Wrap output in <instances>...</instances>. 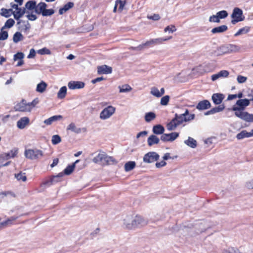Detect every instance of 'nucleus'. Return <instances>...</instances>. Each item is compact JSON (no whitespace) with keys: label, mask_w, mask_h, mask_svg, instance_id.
I'll return each instance as SVG.
<instances>
[{"label":"nucleus","mask_w":253,"mask_h":253,"mask_svg":"<svg viewBox=\"0 0 253 253\" xmlns=\"http://www.w3.org/2000/svg\"><path fill=\"white\" fill-rule=\"evenodd\" d=\"M25 6V8H27L28 10H34L37 7L36 1L35 0H29L26 3Z\"/></svg>","instance_id":"7c9ffc66"},{"label":"nucleus","mask_w":253,"mask_h":253,"mask_svg":"<svg viewBox=\"0 0 253 253\" xmlns=\"http://www.w3.org/2000/svg\"><path fill=\"white\" fill-rule=\"evenodd\" d=\"M211 104L208 100H204L198 103L196 106V108L199 110H203L210 108Z\"/></svg>","instance_id":"dca6fc26"},{"label":"nucleus","mask_w":253,"mask_h":253,"mask_svg":"<svg viewBox=\"0 0 253 253\" xmlns=\"http://www.w3.org/2000/svg\"><path fill=\"white\" fill-rule=\"evenodd\" d=\"M15 108L16 111L20 112H30L29 105L24 99L16 104Z\"/></svg>","instance_id":"9b49d317"},{"label":"nucleus","mask_w":253,"mask_h":253,"mask_svg":"<svg viewBox=\"0 0 253 253\" xmlns=\"http://www.w3.org/2000/svg\"><path fill=\"white\" fill-rule=\"evenodd\" d=\"M250 100L247 99L238 100L236 102L238 106H234L232 110L235 112L243 111L250 104Z\"/></svg>","instance_id":"6e6552de"},{"label":"nucleus","mask_w":253,"mask_h":253,"mask_svg":"<svg viewBox=\"0 0 253 253\" xmlns=\"http://www.w3.org/2000/svg\"><path fill=\"white\" fill-rule=\"evenodd\" d=\"M112 72V68L106 65H103L102 66H98L97 67V73L99 75L108 74L111 73Z\"/></svg>","instance_id":"2eb2a0df"},{"label":"nucleus","mask_w":253,"mask_h":253,"mask_svg":"<svg viewBox=\"0 0 253 253\" xmlns=\"http://www.w3.org/2000/svg\"><path fill=\"white\" fill-rule=\"evenodd\" d=\"M225 108V106L223 104L220 105L217 107L212 108L210 110L206 112L205 113V115H210L211 114H214L216 113L220 112L223 111Z\"/></svg>","instance_id":"6ab92c4d"},{"label":"nucleus","mask_w":253,"mask_h":253,"mask_svg":"<svg viewBox=\"0 0 253 253\" xmlns=\"http://www.w3.org/2000/svg\"><path fill=\"white\" fill-rule=\"evenodd\" d=\"M21 23H23V24H24L23 29L24 30V31H27L29 30L30 29L31 25H30V24L29 23V22L28 21H23V20H19V21L17 22V25H19Z\"/></svg>","instance_id":"de8ad7c7"},{"label":"nucleus","mask_w":253,"mask_h":253,"mask_svg":"<svg viewBox=\"0 0 253 253\" xmlns=\"http://www.w3.org/2000/svg\"><path fill=\"white\" fill-rule=\"evenodd\" d=\"M26 158L30 160H37L42 158L43 156V153L42 151L35 149L26 150L24 152Z\"/></svg>","instance_id":"20e7f679"},{"label":"nucleus","mask_w":253,"mask_h":253,"mask_svg":"<svg viewBox=\"0 0 253 253\" xmlns=\"http://www.w3.org/2000/svg\"><path fill=\"white\" fill-rule=\"evenodd\" d=\"M250 31V27H245L239 30V31L234 35L235 37H237L238 36L245 34L248 33Z\"/></svg>","instance_id":"a19ab883"},{"label":"nucleus","mask_w":253,"mask_h":253,"mask_svg":"<svg viewBox=\"0 0 253 253\" xmlns=\"http://www.w3.org/2000/svg\"><path fill=\"white\" fill-rule=\"evenodd\" d=\"M164 31L165 32L169 31V32L173 33V32L176 31V29L174 26L171 25L170 26H168L167 27H166Z\"/></svg>","instance_id":"69168bd1"},{"label":"nucleus","mask_w":253,"mask_h":253,"mask_svg":"<svg viewBox=\"0 0 253 253\" xmlns=\"http://www.w3.org/2000/svg\"><path fill=\"white\" fill-rule=\"evenodd\" d=\"M151 94H152L153 95L157 97H160L161 94H160V91L159 89L156 87H152L151 88Z\"/></svg>","instance_id":"603ef678"},{"label":"nucleus","mask_w":253,"mask_h":253,"mask_svg":"<svg viewBox=\"0 0 253 253\" xmlns=\"http://www.w3.org/2000/svg\"><path fill=\"white\" fill-rule=\"evenodd\" d=\"M160 142L159 138L155 135H151L147 139L148 145L149 146H152L153 145L157 144Z\"/></svg>","instance_id":"aec40b11"},{"label":"nucleus","mask_w":253,"mask_h":253,"mask_svg":"<svg viewBox=\"0 0 253 253\" xmlns=\"http://www.w3.org/2000/svg\"><path fill=\"white\" fill-rule=\"evenodd\" d=\"M47 86V84L46 83L43 81H42L37 84L36 91L38 92L42 93L45 91Z\"/></svg>","instance_id":"c756f323"},{"label":"nucleus","mask_w":253,"mask_h":253,"mask_svg":"<svg viewBox=\"0 0 253 253\" xmlns=\"http://www.w3.org/2000/svg\"><path fill=\"white\" fill-rule=\"evenodd\" d=\"M169 95H166L163 97L161 99V104L162 105H167L169 101Z\"/></svg>","instance_id":"6e6d98bb"},{"label":"nucleus","mask_w":253,"mask_h":253,"mask_svg":"<svg viewBox=\"0 0 253 253\" xmlns=\"http://www.w3.org/2000/svg\"><path fill=\"white\" fill-rule=\"evenodd\" d=\"M115 108L112 106L105 108L100 113V118L102 120L109 118L115 113Z\"/></svg>","instance_id":"423d86ee"},{"label":"nucleus","mask_w":253,"mask_h":253,"mask_svg":"<svg viewBox=\"0 0 253 253\" xmlns=\"http://www.w3.org/2000/svg\"><path fill=\"white\" fill-rule=\"evenodd\" d=\"M13 11L12 9H7L4 8H2L1 9V12L0 14L1 16L7 18L10 16V12L13 13Z\"/></svg>","instance_id":"4c0bfd02"},{"label":"nucleus","mask_w":253,"mask_h":253,"mask_svg":"<svg viewBox=\"0 0 253 253\" xmlns=\"http://www.w3.org/2000/svg\"><path fill=\"white\" fill-rule=\"evenodd\" d=\"M38 53L41 55L50 54H51L50 51L48 49L46 48V47H44L42 49L39 50L38 51Z\"/></svg>","instance_id":"13d9d810"},{"label":"nucleus","mask_w":253,"mask_h":253,"mask_svg":"<svg viewBox=\"0 0 253 253\" xmlns=\"http://www.w3.org/2000/svg\"><path fill=\"white\" fill-rule=\"evenodd\" d=\"M184 143L191 148H194L197 146V141L191 137H188L187 140L184 141Z\"/></svg>","instance_id":"c85d7f7f"},{"label":"nucleus","mask_w":253,"mask_h":253,"mask_svg":"<svg viewBox=\"0 0 253 253\" xmlns=\"http://www.w3.org/2000/svg\"><path fill=\"white\" fill-rule=\"evenodd\" d=\"M28 14L26 15L27 18L31 21H34L37 19V16L33 13L30 14L29 12H28Z\"/></svg>","instance_id":"0e129e2a"},{"label":"nucleus","mask_w":253,"mask_h":253,"mask_svg":"<svg viewBox=\"0 0 253 253\" xmlns=\"http://www.w3.org/2000/svg\"><path fill=\"white\" fill-rule=\"evenodd\" d=\"M156 115L154 113L150 112L145 114V120L146 122H150L152 120L155 119Z\"/></svg>","instance_id":"58836bf2"},{"label":"nucleus","mask_w":253,"mask_h":253,"mask_svg":"<svg viewBox=\"0 0 253 253\" xmlns=\"http://www.w3.org/2000/svg\"><path fill=\"white\" fill-rule=\"evenodd\" d=\"M18 150L16 149H12L9 152L5 153V158L8 159L10 158H14L17 154Z\"/></svg>","instance_id":"49530a36"},{"label":"nucleus","mask_w":253,"mask_h":253,"mask_svg":"<svg viewBox=\"0 0 253 253\" xmlns=\"http://www.w3.org/2000/svg\"><path fill=\"white\" fill-rule=\"evenodd\" d=\"M29 119L28 117L21 118L17 122V126L20 129H23L29 123Z\"/></svg>","instance_id":"a211bd4d"},{"label":"nucleus","mask_w":253,"mask_h":253,"mask_svg":"<svg viewBox=\"0 0 253 253\" xmlns=\"http://www.w3.org/2000/svg\"><path fill=\"white\" fill-rule=\"evenodd\" d=\"M74 5V4L73 2H68L67 4L64 5L62 8H61L59 10V13L60 15L63 14L64 13L66 12L70 9L72 8Z\"/></svg>","instance_id":"393cba45"},{"label":"nucleus","mask_w":253,"mask_h":253,"mask_svg":"<svg viewBox=\"0 0 253 253\" xmlns=\"http://www.w3.org/2000/svg\"><path fill=\"white\" fill-rule=\"evenodd\" d=\"M152 131H153V132L155 134H157V135L162 134L163 135L164 134V132L165 131V128H164V126H163L162 125H157L153 126Z\"/></svg>","instance_id":"5701e85b"},{"label":"nucleus","mask_w":253,"mask_h":253,"mask_svg":"<svg viewBox=\"0 0 253 253\" xmlns=\"http://www.w3.org/2000/svg\"><path fill=\"white\" fill-rule=\"evenodd\" d=\"M63 175V174L62 173H59L58 175L53 176L52 178H51L50 180L45 181L43 184L44 185H47L48 186L52 184L53 183L56 182L57 180L56 179L58 178V177H61Z\"/></svg>","instance_id":"c03bdc74"},{"label":"nucleus","mask_w":253,"mask_h":253,"mask_svg":"<svg viewBox=\"0 0 253 253\" xmlns=\"http://www.w3.org/2000/svg\"><path fill=\"white\" fill-rule=\"evenodd\" d=\"M117 163V161L113 157L105 154L103 165H113Z\"/></svg>","instance_id":"bb28decb"},{"label":"nucleus","mask_w":253,"mask_h":253,"mask_svg":"<svg viewBox=\"0 0 253 253\" xmlns=\"http://www.w3.org/2000/svg\"><path fill=\"white\" fill-rule=\"evenodd\" d=\"M14 23L15 21L13 19L10 18L8 19L5 23L4 26L1 28V30H2L4 28H10L12 27L14 25Z\"/></svg>","instance_id":"09e8293b"},{"label":"nucleus","mask_w":253,"mask_h":253,"mask_svg":"<svg viewBox=\"0 0 253 253\" xmlns=\"http://www.w3.org/2000/svg\"><path fill=\"white\" fill-rule=\"evenodd\" d=\"M147 224V221L139 215L135 216L132 219L131 223H127V227L129 229H135L145 226Z\"/></svg>","instance_id":"7ed1b4c3"},{"label":"nucleus","mask_w":253,"mask_h":253,"mask_svg":"<svg viewBox=\"0 0 253 253\" xmlns=\"http://www.w3.org/2000/svg\"><path fill=\"white\" fill-rule=\"evenodd\" d=\"M68 130H70L76 133H80L81 132V128L76 126L74 123H71L67 127Z\"/></svg>","instance_id":"72a5a7b5"},{"label":"nucleus","mask_w":253,"mask_h":253,"mask_svg":"<svg viewBox=\"0 0 253 253\" xmlns=\"http://www.w3.org/2000/svg\"><path fill=\"white\" fill-rule=\"evenodd\" d=\"M15 177L18 180H22V181H25L27 179V177L25 175V173L20 172L15 174Z\"/></svg>","instance_id":"864d4df0"},{"label":"nucleus","mask_w":253,"mask_h":253,"mask_svg":"<svg viewBox=\"0 0 253 253\" xmlns=\"http://www.w3.org/2000/svg\"><path fill=\"white\" fill-rule=\"evenodd\" d=\"M38 98H36L34 99L31 102L28 103V105H29L30 110L31 111L32 108L34 107L39 103Z\"/></svg>","instance_id":"e2e57ef3"},{"label":"nucleus","mask_w":253,"mask_h":253,"mask_svg":"<svg viewBox=\"0 0 253 253\" xmlns=\"http://www.w3.org/2000/svg\"><path fill=\"white\" fill-rule=\"evenodd\" d=\"M249 133L246 130H242L241 132L237 134L236 138L238 140L243 139L245 138H249Z\"/></svg>","instance_id":"79ce46f5"},{"label":"nucleus","mask_w":253,"mask_h":253,"mask_svg":"<svg viewBox=\"0 0 253 253\" xmlns=\"http://www.w3.org/2000/svg\"><path fill=\"white\" fill-rule=\"evenodd\" d=\"M195 228L198 230L197 233L199 234L205 231L208 227H204L203 223L202 222L195 224Z\"/></svg>","instance_id":"37998d69"},{"label":"nucleus","mask_w":253,"mask_h":253,"mask_svg":"<svg viewBox=\"0 0 253 253\" xmlns=\"http://www.w3.org/2000/svg\"><path fill=\"white\" fill-rule=\"evenodd\" d=\"M120 92H127L132 89V88L128 84H124L122 86H119Z\"/></svg>","instance_id":"a18cd8bd"},{"label":"nucleus","mask_w":253,"mask_h":253,"mask_svg":"<svg viewBox=\"0 0 253 253\" xmlns=\"http://www.w3.org/2000/svg\"><path fill=\"white\" fill-rule=\"evenodd\" d=\"M62 118V116L61 115H55L52 117L49 118L47 119H46L44 121V123L46 125H50L54 122H56L58 120H59Z\"/></svg>","instance_id":"4be33fe9"},{"label":"nucleus","mask_w":253,"mask_h":253,"mask_svg":"<svg viewBox=\"0 0 253 253\" xmlns=\"http://www.w3.org/2000/svg\"><path fill=\"white\" fill-rule=\"evenodd\" d=\"M116 4L119 6L118 10L120 12H121L124 8V7L125 4V2L121 0H117V1L116 2Z\"/></svg>","instance_id":"5fc2aeb1"},{"label":"nucleus","mask_w":253,"mask_h":253,"mask_svg":"<svg viewBox=\"0 0 253 253\" xmlns=\"http://www.w3.org/2000/svg\"><path fill=\"white\" fill-rule=\"evenodd\" d=\"M51 141L53 144L56 145L61 141V139L59 135H54L52 136Z\"/></svg>","instance_id":"3c124183"},{"label":"nucleus","mask_w":253,"mask_h":253,"mask_svg":"<svg viewBox=\"0 0 253 253\" xmlns=\"http://www.w3.org/2000/svg\"><path fill=\"white\" fill-rule=\"evenodd\" d=\"M68 86L71 89H81L84 87V83L80 81H70Z\"/></svg>","instance_id":"4468645a"},{"label":"nucleus","mask_w":253,"mask_h":253,"mask_svg":"<svg viewBox=\"0 0 253 253\" xmlns=\"http://www.w3.org/2000/svg\"><path fill=\"white\" fill-rule=\"evenodd\" d=\"M24 57V54L21 52H17L16 54L14 55L13 60L16 61L17 60H22Z\"/></svg>","instance_id":"4d7b16f0"},{"label":"nucleus","mask_w":253,"mask_h":253,"mask_svg":"<svg viewBox=\"0 0 253 253\" xmlns=\"http://www.w3.org/2000/svg\"><path fill=\"white\" fill-rule=\"evenodd\" d=\"M225 98V95L220 93H213L211 99L215 105H219Z\"/></svg>","instance_id":"ddd939ff"},{"label":"nucleus","mask_w":253,"mask_h":253,"mask_svg":"<svg viewBox=\"0 0 253 253\" xmlns=\"http://www.w3.org/2000/svg\"><path fill=\"white\" fill-rule=\"evenodd\" d=\"M44 5L42 4V2H41L37 5V7L34 9L35 12L38 14H42V10L44 9Z\"/></svg>","instance_id":"ea45409f"},{"label":"nucleus","mask_w":253,"mask_h":253,"mask_svg":"<svg viewBox=\"0 0 253 253\" xmlns=\"http://www.w3.org/2000/svg\"><path fill=\"white\" fill-rule=\"evenodd\" d=\"M105 154V153L104 152L98 154L96 157H95L93 159L92 161L96 164L98 163L99 162H102V164H103Z\"/></svg>","instance_id":"2f4dec72"},{"label":"nucleus","mask_w":253,"mask_h":253,"mask_svg":"<svg viewBox=\"0 0 253 253\" xmlns=\"http://www.w3.org/2000/svg\"><path fill=\"white\" fill-rule=\"evenodd\" d=\"M131 217L130 216H127L126 218H125L123 220V224L125 226L126 228L129 229V228L127 227V223H131L132 221Z\"/></svg>","instance_id":"bf43d9fd"},{"label":"nucleus","mask_w":253,"mask_h":253,"mask_svg":"<svg viewBox=\"0 0 253 253\" xmlns=\"http://www.w3.org/2000/svg\"><path fill=\"white\" fill-rule=\"evenodd\" d=\"M79 162V160H77L74 164L68 166L64 170V173L66 175H70L73 171L75 164Z\"/></svg>","instance_id":"473e14b6"},{"label":"nucleus","mask_w":253,"mask_h":253,"mask_svg":"<svg viewBox=\"0 0 253 253\" xmlns=\"http://www.w3.org/2000/svg\"><path fill=\"white\" fill-rule=\"evenodd\" d=\"M42 4L45 5L42 12L43 16H49L54 13L55 11L53 9H46L47 4L45 2H42Z\"/></svg>","instance_id":"cd10ccee"},{"label":"nucleus","mask_w":253,"mask_h":253,"mask_svg":"<svg viewBox=\"0 0 253 253\" xmlns=\"http://www.w3.org/2000/svg\"><path fill=\"white\" fill-rule=\"evenodd\" d=\"M67 93V87L65 86H62L57 93V97L59 99L64 98Z\"/></svg>","instance_id":"e433bc0d"},{"label":"nucleus","mask_w":253,"mask_h":253,"mask_svg":"<svg viewBox=\"0 0 253 253\" xmlns=\"http://www.w3.org/2000/svg\"><path fill=\"white\" fill-rule=\"evenodd\" d=\"M227 29V26L224 25L213 28L211 32L213 34L221 33L226 31Z\"/></svg>","instance_id":"a878e982"},{"label":"nucleus","mask_w":253,"mask_h":253,"mask_svg":"<svg viewBox=\"0 0 253 253\" xmlns=\"http://www.w3.org/2000/svg\"><path fill=\"white\" fill-rule=\"evenodd\" d=\"M8 35L6 31H2L0 32V40H5L8 38Z\"/></svg>","instance_id":"680f3d73"},{"label":"nucleus","mask_w":253,"mask_h":253,"mask_svg":"<svg viewBox=\"0 0 253 253\" xmlns=\"http://www.w3.org/2000/svg\"><path fill=\"white\" fill-rule=\"evenodd\" d=\"M193 71L194 73H197L198 75H203L205 73L208 72L205 67L202 65L195 67L193 68Z\"/></svg>","instance_id":"b1692460"},{"label":"nucleus","mask_w":253,"mask_h":253,"mask_svg":"<svg viewBox=\"0 0 253 253\" xmlns=\"http://www.w3.org/2000/svg\"><path fill=\"white\" fill-rule=\"evenodd\" d=\"M195 117V114H189L188 109L177 107L174 117L167 124V128L169 131L174 130L178 126L183 122L192 121L194 119Z\"/></svg>","instance_id":"f257e3e1"},{"label":"nucleus","mask_w":253,"mask_h":253,"mask_svg":"<svg viewBox=\"0 0 253 253\" xmlns=\"http://www.w3.org/2000/svg\"><path fill=\"white\" fill-rule=\"evenodd\" d=\"M24 39V37L22 34L19 32H16L13 35V41L14 43H17L19 42L22 41Z\"/></svg>","instance_id":"c9c22d12"},{"label":"nucleus","mask_w":253,"mask_h":253,"mask_svg":"<svg viewBox=\"0 0 253 253\" xmlns=\"http://www.w3.org/2000/svg\"><path fill=\"white\" fill-rule=\"evenodd\" d=\"M239 50L240 47L238 45L232 44L222 45L217 49L219 55L235 52Z\"/></svg>","instance_id":"f03ea898"},{"label":"nucleus","mask_w":253,"mask_h":253,"mask_svg":"<svg viewBox=\"0 0 253 253\" xmlns=\"http://www.w3.org/2000/svg\"><path fill=\"white\" fill-rule=\"evenodd\" d=\"M209 21L211 22L219 23L220 20L218 18L217 14H216L211 16L209 18Z\"/></svg>","instance_id":"052dcab7"},{"label":"nucleus","mask_w":253,"mask_h":253,"mask_svg":"<svg viewBox=\"0 0 253 253\" xmlns=\"http://www.w3.org/2000/svg\"><path fill=\"white\" fill-rule=\"evenodd\" d=\"M171 38V37H170L168 38H157L150 40L149 41L146 42L145 43V45H146L147 46H151L153 45L158 44L162 43L163 42L166 41Z\"/></svg>","instance_id":"f8f14e48"},{"label":"nucleus","mask_w":253,"mask_h":253,"mask_svg":"<svg viewBox=\"0 0 253 253\" xmlns=\"http://www.w3.org/2000/svg\"><path fill=\"white\" fill-rule=\"evenodd\" d=\"M179 136V133L176 132H171L169 134H163L161 137V139L164 142L167 141H173L176 139Z\"/></svg>","instance_id":"9d476101"},{"label":"nucleus","mask_w":253,"mask_h":253,"mask_svg":"<svg viewBox=\"0 0 253 253\" xmlns=\"http://www.w3.org/2000/svg\"><path fill=\"white\" fill-rule=\"evenodd\" d=\"M236 117L246 122H251L253 121V114H249L247 112L243 111L235 112Z\"/></svg>","instance_id":"1a4fd4ad"},{"label":"nucleus","mask_w":253,"mask_h":253,"mask_svg":"<svg viewBox=\"0 0 253 253\" xmlns=\"http://www.w3.org/2000/svg\"><path fill=\"white\" fill-rule=\"evenodd\" d=\"M148 18L154 21H157L160 19V16L159 14H155L153 15L148 16Z\"/></svg>","instance_id":"774afa93"},{"label":"nucleus","mask_w":253,"mask_h":253,"mask_svg":"<svg viewBox=\"0 0 253 253\" xmlns=\"http://www.w3.org/2000/svg\"><path fill=\"white\" fill-rule=\"evenodd\" d=\"M231 17L233 18L231 20L232 24H235L238 22L242 21L245 19V17L243 15L242 10L238 7H235L233 9Z\"/></svg>","instance_id":"39448f33"},{"label":"nucleus","mask_w":253,"mask_h":253,"mask_svg":"<svg viewBox=\"0 0 253 253\" xmlns=\"http://www.w3.org/2000/svg\"><path fill=\"white\" fill-rule=\"evenodd\" d=\"M26 13H28V12L26 11V9L25 8L23 9L20 8L18 10H17L16 12L13 11V14L14 16V18L18 21H19V20H20V18H21L23 16V15Z\"/></svg>","instance_id":"412c9836"},{"label":"nucleus","mask_w":253,"mask_h":253,"mask_svg":"<svg viewBox=\"0 0 253 253\" xmlns=\"http://www.w3.org/2000/svg\"><path fill=\"white\" fill-rule=\"evenodd\" d=\"M159 155L155 152H149L143 157V162L146 163H152L159 159Z\"/></svg>","instance_id":"0eeeda50"},{"label":"nucleus","mask_w":253,"mask_h":253,"mask_svg":"<svg viewBox=\"0 0 253 253\" xmlns=\"http://www.w3.org/2000/svg\"><path fill=\"white\" fill-rule=\"evenodd\" d=\"M237 80L239 84H242L245 83L247 81V78L246 77L240 75L237 77Z\"/></svg>","instance_id":"338daca9"},{"label":"nucleus","mask_w":253,"mask_h":253,"mask_svg":"<svg viewBox=\"0 0 253 253\" xmlns=\"http://www.w3.org/2000/svg\"><path fill=\"white\" fill-rule=\"evenodd\" d=\"M229 72L227 70H222L220 71L217 74H213L211 76V80L213 81H215L217 80L219 78H226L229 75Z\"/></svg>","instance_id":"f3484780"},{"label":"nucleus","mask_w":253,"mask_h":253,"mask_svg":"<svg viewBox=\"0 0 253 253\" xmlns=\"http://www.w3.org/2000/svg\"><path fill=\"white\" fill-rule=\"evenodd\" d=\"M135 167V163L134 161H129L125 165V169L126 171H129Z\"/></svg>","instance_id":"f704fd0d"},{"label":"nucleus","mask_w":253,"mask_h":253,"mask_svg":"<svg viewBox=\"0 0 253 253\" xmlns=\"http://www.w3.org/2000/svg\"><path fill=\"white\" fill-rule=\"evenodd\" d=\"M216 14L219 19H224L226 18L228 15V12L226 10H224L217 12Z\"/></svg>","instance_id":"8fccbe9b"}]
</instances>
